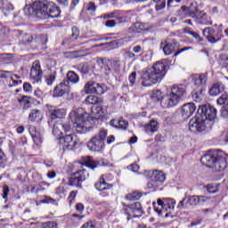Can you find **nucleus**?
<instances>
[{"mask_svg": "<svg viewBox=\"0 0 228 228\" xmlns=\"http://www.w3.org/2000/svg\"><path fill=\"white\" fill-rule=\"evenodd\" d=\"M221 117L228 118V102L221 109Z\"/></svg>", "mask_w": 228, "mask_h": 228, "instance_id": "4d7b16f0", "label": "nucleus"}, {"mask_svg": "<svg viewBox=\"0 0 228 228\" xmlns=\"http://www.w3.org/2000/svg\"><path fill=\"white\" fill-rule=\"evenodd\" d=\"M198 199H199V204H204L205 202H208V200H209V199H211V198H209V197H208V196H198Z\"/></svg>", "mask_w": 228, "mask_h": 228, "instance_id": "338daca9", "label": "nucleus"}, {"mask_svg": "<svg viewBox=\"0 0 228 228\" xmlns=\"http://www.w3.org/2000/svg\"><path fill=\"white\" fill-rule=\"evenodd\" d=\"M200 161L204 167L214 168L216 172H222L227 167V157H225V154L208 152L201 157Z\"/></svg>", "mask_w": 228, "mask_h": 228, "instance_id": "423d86ee", "label": "nucleus"}, {"mask_svg": "<svg viewBox=\"0 0 228 228\" xmlns=\"http://www.w3.org/2000/svg\"><path fill=\"white\" fill-rule=\"evenodd\" d=\"M28 133L36 145H42L44 142V133L37 129L35 126H28Z\"/></svg>", "mask_w": 228, "mask_h": 228, "instance_id": "2eb2a0df", "label": "nucleus"}, {"mask_svg": "<svg viewBox=\"0 0 228 228\" xmlns=\"http://www.w3.org/2000/svg\"><path fill=\"white\" fill-rule=\"evenodd\" d=\"M142 198V192L134 191L126 196V200H138Z\"/></svg>", "mask_w": 228, "mask_h": 228, "instance_id": "58836bf2", "label": "nucleus"}, {"mask_svg": "<svg viewBox=\"0 0 228 228\" xmlns=\"http://www.w3.org/2000/svg\"><path fill=\"white\" fill-rule=\"evenodd\" d=\"M228 102V94L223 93L220 97L216 100V103L219 104V106H224V104H227Z\"/></svg>", "mask_w": 228, "mask_h": 228, "instance_id": "79ce46f5", "label": "nucleus"}, {"mask_svg": "<svg viewBox=\"0 0 228 228\" xmlns=\"http://www.w3.org/2000/svg\"><path fill=\"white\" fill-rule=\"evenodd\" d=\"M108 138V130L102 128L98 134L87 142V148L92 152H99L104 149V142Z\"/></svg>", "mask_w": 228, "mask_h": 228, "instance_id": "0eeeda50", "label": "nucleus"}, {"mask_svg": "<svg viewBox=\"0 0 228 228\" xmlns=\"http://www.w3.org/2000/svg\"><path fill=\"white\" fill-rule=\"evenodd\" d=\"M10 193V188L8 185H4L3 189V199H8V194Z\"/></svg>", "mask_w": 228, "mask_h": 228, "instance_id": "e2e57ef3", "label": "nucleus"}, {"mask_svg": "<svg viewBox=\"0 0 228 228\" xmlns=\"http://www.w3.org/2000/svg\"><path fill=\"white\" fill-rule=\"evenodd\" d=\"M203 98L204 94H202V87H200L199 91L192 92V99L195 101V102H200Z\"/></svg>", "mask_w": 228, "mask_h": 228, "instance_id": "4c0bfd02", "label": "nucleus"}, {"mask_svg": "<svg viewBox=\"0 0 228 228\" xmlns=\"http://www.w3.org/2000/svg\"><path fill=\"white\" fill-rule=\"evenodd\" d=\"M64 83H68V86L71 85H77L79 83V75L74 71H68L66 75V79L63 80Z\"/></svg>", "mask_w": 228, "mask_h": 228, "instance_id": "4be33fe9", "label": "nucleus"}, {"mask_svg": "<svg viewBox=\"0 0 228 228\" xmlns=\"http://www.w3.org/2000/svg\"><path fill=\"white\" fill-rule=\"evenodd\" d=\"M117 22H118V24H122L124 22H129V17L127 16H118L117 17Z\"/></svg>", "mask_w": 228, "mask_h": 228, "instance_id": "13d9d810", "label": "nucleus"}, {"mask_svg": "<svg viewBox=\"0 0 228 228\" xmlns=\"http://www.w3.org/2000/svg\"><path fill=\"white\" fill-rule=\"evenodd\" d=\"M99 102H101V100L99 97L94 95H89L86 98V104H94L97 105Z\"/></svg>", "mask_w": 228, "mask_h": 228, "instance_id": "a19ab883", "label": "nucleus"}, {"mask_svg": "<svg viewBox=\"0 0 228 228\" xmlns=\"http://www.w3.org/2000/svg\"><path fill=\"white\" fill-rule=\"evenodd\" d=\"M3 145V138H0V147ZM6 167V157L0 148V168H4Z\"/></svg>", "mask_w": 228, "mask_h": 228, "instance_id": "ea45409f", "label": "nucleus"}, {"mask_svg": "<svg viewBox=\"0 0 228 228\" xmlns=\"http://www.w3.org/2000/svg\"><path fill=\"white\" fill-rule=\"evenodd\" d=\"M84 92L86 94H97L98 95H102L106 89H104V85L96 83L95 81H88L84 86Z\"/></svg>", "mask_w": 228, "mask_h": 228, "instance_id": "f8f14e48", "label": "nucleus"}, {"mask_svg": "<svg viewBox=\"0 0 228 228\" xmlns=\"http://www.w3.org/2000/svg\"><path fill=\"white\" fill-rule=\"evenodd\" d=\"M192 80L195 86H200V88H202V86H204V85H206L208 82V75H196L192 77Z\"/></svg>", "mask_w": 228, "mask_h": 228, "instance_id": "393cba45", "label": "nucleus"}, {"mask_svg": "<svg viewBox=\"0 0 228 228\" xmlns=\"http://www.w3.org/2000/svg\"><path fill=\"white\" fill-rule=\"evenodd\" d=\"M89 174L86 169H80L73 174V175L69 179L68 185L75 186L76 188H81V183L83 181H86Z\"/></svg>", "mask_w": 228, "mask_h": 228, "instance_id": "1a4fd4ad", "label": "nucleus"}, {"mask_svg": "<svg viewBox=\"0 0 228 228\" xmlns=\"http://www.w3.org/2000/svg\"><path fill=\"white\" fill-rule=\"evenodd\" d=\"M180 13L181 15L183 13H188V17H191V19L196 20L200 15V13H199V7H197V5H193V4H191L189 8L184 5L182 6L180 9Z\"/></svg>", "mask_w": 228, "mask_h": 228, "instance_id": "a211bd4d", "label": "nucleus"}, {"mask_svg": "<svg viewBox=\"0 0 228 228\" xmlns=\"http://www.w3.org/2000/svg\"><path fill=\"white\" fill-rule=\"evenodd\" d=\"M199 206V196L190 195L182 200L178 205V209H195Z\"/></svg>", "mask_w": 228, "mask_h": 228, "instance_id": "9b49d317", "label": "nucleus"}, {"mask_svg": "<svg viewBox=\"0 0 228 228\" xmlns=\"http://www.w3.org/2000/svg\"><path fill=\"white\" fill-rule=\"evenodd\" d=\"M105 26L107 28H115V26H117V21H115V20H108L105 21Z\"/></svg>", "mask_w": 228, "mask_h": 228, "instance_id": "680f3d73", "label": "nucleus"}, {"mask_svg": "<svg viewBox=\"0 0 228 228\" xmlns=\"http://www.w3.org/2000/svg\"><path fill=\"white\" fill-rule=\"evenodd\" d=\"M151 179H152V181H156L161 186V184L165 183V179H167V177L165 176V173L155 170L152 172Z\"/></svg>", "mask_w": 228, "mask_h": 228, "instance_id": "bb28decb", "label": "nucleus"}, {"mask_svg": "<svg viewBox=\"0 0 228 228\" xmlns=\"http://www.w3.org/2000/svg\"><path fill=\"white\" fill-rule=\"evenodd\" d=\"M42 228H58V224L53 221H49L43 224Z\"/></svg>", "mask_w": 228, "mask_h": 228, "instance_id": "5fc2aeb1", "label": "nucleus"}, {"mask_svg": "<svg viewBox=\"0 0 228 228\" xmlns=\"http://www.w3.org/2000/svg\"><path fill=\"white\" fill-rule=\"evenodd\" d=\"M96 8L97 7H95V3L90 2L87 4L86 10H87V12H95Z\"/></svg>", "mask_w": 228, "mask_h": 228, "instance_id": "69168bd1", "label": "nucleus"}, {"mask_svg": "<svg viewBox=\"0 0 228 228\" xmlns=\"http://www.w3.org/2000/svg\"><path fill=\"white\" fill-rule=\"evenodd\" d=\"M0 8L4 15H8L6 12H12L13 10V4L8 3L7 0H3V4Z\"/></svg>", "mask_w": 228, "mask_h": 228, "instance_id": "f704fd0d", "label": "nucleus"}, {"mask_svg": "<svg viewBox=\"0 0 228 228\" xmlns=\"http://www.w3.org/2000/svg\"><path fill=\"white\" fill-rule=\"evenodd\" d=\"M42 203L43 204H56V200L49 197V196H45L44 200H42Z\"/></svg>", "mask_w": 228, "mask_h": 228, "instance_id": "6e6d98bb", "label": "nucleus"}, {"mask_svg": "<svg viewBox=\"0 0 228 228\" xmlns=\"http://www.w3.org/2000/svg\"><path fill=\"white\" fill-rule=\"evenodd\" d=\"M144 29L142 22H136L128 28V33H142Z\"/></svg>", "mask_w": 228, "mask_h": 228, "instance_id": "2f4dec72", "label": "nucleus"}, {"mask_svg": "<svg viewBox=\"0 0 228 228\" xmlns=\"http://www.w3.org/2000/svg\"><path fill=\"white\" fill-rule=\"evenodd\" d=\"M224 25L221 24L217 30L213 27H208L203 29V36L207 38L209 44H216L224 38Z\"/></svg>", "mask_w": 228, "mask_h": 228, "instance_id": "6e6552de", "label": "nucleus"}, {"mask_svg": "<svg viewBox=\"0 0 228 228\" xmlns=\"http://www.w3.org/2000/svg\"><path fill=\"white\" fill-rule=\"evenodd\" d=\"M81 163L88 168H91V170H95L97 167H106L104 160H100L96 162L92 159V157H83L81 159Z\"/></svg>", "mask_w": 228, "mask_h": 228, "instance_id": "f3484780", "label": "nucleus"}, {"mask_svg": "<svg viewBox=\"0 0 228 228\" xmlns=\"http://www.w3.org/2000/svg\"><path fill=\"white\" fill-rule=\"evenodd\" d=\"M128 81L131 85V86H134V83H136V72H132L128 77Z\"/></svg>", "mask_w": 228, "mask_h": 228, "instance_id": "3c124183", "label": "nucleus"}, {"mask_svg": "<svg viewBox=\"0 0 228 228\" xmlns=\"http://www.w3.org/2000/svg\"><path fill=\"white\" fill-rule=\"evenodd\" d=\"M125 215L127 216L126 220H131V218H138L132 205L125 207Z\"/></svg>", "mask_w": 228, "mask_h": 228, "instance_id": "72a5a7b5", "label": "nucleus"}, {"mask_svg": "<svg viewBox=\"0 0 228 228\" xmlns=\"http://www.w3.org/2000/svg\"><path fill=\"white\" fill-rule=\"evenodd\" d=\"M206 188H207V191H208V193H218V191H219V190H218V184L213 185V184L209 183V184H208V185L206 186Z\"/></svg>", "mask_w": 228, "mask_h": 228, "instance_id": "de8ad7c7", "label": "nucleus"}, {"mask_svg": "<svg viewBox=\"0 0 228 228\" xmlns=\"http://www.w3.org/2000/svg\"><path fill=\"white\" fill-rule=\"evenodd\" d=\"M59 143L63 151H72L76 145L72 134L59 138Z\"/></svg>", "mask_w": 228, "mask_h": 228, "instance_id": "4468645a", "label": "nucleus"}, {"mask_svg": "<svg viewBox=\"0 0 228 228\" xmlns=\"http://www.w3.org/2000/svg\"><path fill=\"white\" fill-rule=\"evenodd\" d=\"M160 47H162L164 54H166V56H170V54H173V53H175L177 44L176 43H167V44L164 45L163 43H161Z\"/></svg>", "mask_w": 228, "mask_h": 228, "instance_id": "b1692460", "label": "nucleus"}, {"mask_svg": "<svg viewBox=\"0 0 228 228\" xmlns=\"http://www.w3.org/2000/svg\"><path fill=\"white\" fill-rule=\"evenodd\" d=\"M196 110L197 106H195L194 103H186L182 107V117H184V118H190V117L195 113Z\"/></svg>", "mask_w": 228, "mask_h": 228, "instance_id": "412c9836", "label": "nucleus"}, {"mask_svg": "<svg viewBox=\"0 0 228 228\" xmlns=\"http://www.w3.org/2000/svg\"><path fill=\"white\" fill-rule=\"evenodd\" d=\"M56 81V71L52 72L49 76L45 77V83L48 86H53V84Z\"/></svg>", "mask_w": 228, "mask_h": 228, "instance_id": "c03bdc74", "label": "nucleus"}, {"mask_svg": "<svg viewBox=\"0 0 228 228\" xmlns=\"http://www.w3.org/2000/svg\"><path fill=\"white\" fill-rule=\"evenodd\" d=\"M157 204L159 207H156V205H154V211L158 213L159 216H161V215L163 214V211H168V209H174V206H175V201H172L171 202L172 206H170L169 204H165L163 200H158Z\"/></svg>", "mask_w": 228, "mask_h": 228, "instance_id": "aec40b11", "label": "nucleus"}, {"mask_svg": "<svg viewBox=\"0 0 228 228\" xmlns=\"http://www.w3.org/2000/svg\"><path fill=\"white\" fill-rule=\"evenodd\" d=\"M167 74V66L161 61H157L151 68L143 69L141 73L142 86H152L159 83Z\"/></svg>", "mask_w": 228, "mask_h": 228, "instance_id": "7ed1b4c3", "label": "nucleus"}, {"mask_svg": "<svg viewBox=\"0 0 228 228\" xmlns=\"http://www.w3.org/2000/svg\"><path fill=\"white\" fill-rule=\"evenodd\" d=\"M71 31L70 42H74V40H77V37H79V28H77V27H73Z\"/></svg>", "mask_w": 228, "mask_h": 228, "instance_id": "49530a36", "label": "nucleus"}, {"mask_svg": "<svg viewBox=\"0 0 228 228\" xmlns=\"http://www.w3.org/2000/svg\"><path fill=\"white\" fill-rule=\"evenodd\" d=\"M23 11L25 12V15H35V3H33L32 5L27 4Z\"/></svg>", "mask_w": 228, "mask_h": 228, "instance_id": "a18cd8bd", "label": "nucleus"}, {"mask_svg": "<svg viewBox=\"0 0 228 228\" xmlns=\"http://www.w3.org/2000/svg\"><path fill=\"white\" fill-rule=\"evenodd\" d=\"M98 191H104L105 190H111L113 183L104 182V178H100L99 182L94 184Z\"/></svg>", "mask_w": 228, "mask_h": 228, "instance_id": "a878e982", "label": "nucleus"}, {"mask_svg": "<svg viewBox=\"0 0 228 228\" xmlns=\"http://www.w3.org/2000/svg\"><path fill=\"white\" fill-rule=\"evenodd\" d=\"M89 70H90V68H88V64H83L80 67L81 74H88Z\"/></svg>", "mask_w": 228, "mask_h": 228, "instance_id": "0e129e2a", "label": "nucleus"}, {"mask_svg": "<svg viewBox=\"0 0 228 228\" xmlns=\"http://www.w3.org/2000/svg\"><path fill=\"white\" fill-rule=\"evenodd\" d=\"M35 16L37 19L45 20V19H58L60 17V8L56 6L55 3L47 0L34 2Z\"/></svg>", "mask_w": 228, "mask_h": 228, "instance_id": "39448f33", "label": "nucleus"}, {"mask_svg": "<svg viewBox=\"0 0 228 228\" xmlns=\"http://www.w3.org/2000/svg\"><path fill=\"white\" fill-rule=\"evenodd\" d=\"M69 118L77 133L83 134L92 129V118L82 108L73 110L69 113Z\"/></svg>", "mask_w": 228, "mask_h": 228, "instance_id": "20e7f679", "label": "nucleus"}, {"mask_svg": "<svg viewBox=\"0 0 228 228\" xmlns=\"http://www.w3.org/2000/svg\"><path fill=\"white\" fill-rule=\"evenodd\" d=\"M44 76V72L42 71V68L40 67V62L35 61L32 64L30 69V79L33 83H42V77Z\"/></svg>", "mask_w": 228, "mask_h": 228, "instance_id": "ddd939ff", "label": "nucleus"}, {"mask_svg": "<svg viewBox=\"0 0 228 228\" xmlns=\"http://www.w3.org/2000/svg\"><path fill=\"white\" fill-rule=\"evenodd\" d=\"M131 206L134 209V213L135 214V216L137 217L142 216V215H143V208H142V203L135 202L134 204H133Z\"/></svg>", "mask_w": 228, "mask_h": 228, "instance_id": "e433bc0d", "label": "nucleus"}, {"mask_svg": "<svg viewBox=\"0 0 228 228\" xmlns=\"http://www.w3.org/2000/svg\"><path fill=\"white\" fill-rule=\"evenodd\" d=\"M23 90L26 92V94H31V92H33V86L28 82H25L23 84Z\"/></svg>", "mask_w": 228, "mask_h": 228, "instance_id": "603ef678", "label": "nucleus"}, {"mask_svg": "<svg viewBox=\"0 0 228 228\" xmlns=\"http://www.w3.org/2000/svg\"><path fill=\"white\" fill-rule=\"evenodd\" d=\"M70 92V86H69V82H61L53 89V97H63L65 94Z\"/></svg>", "mask_w": 228, "mask_h": 228, "instance_id": "dca6fc26", "label": "nucleus"}, {"mask_svg": "<svg viewBox=\"0 0 228 228\" xmlns=\"http://www.w3.org/2000/svg\"><path fill=\"white\" fill-rule=\"evenodd\" d=\"M216 118V110L211 105H202L198 109L194 118L189 122V129L192 133L206 131V125Z\"/></svg>", "mask_w": 228, "mask_h": 228, "instance_id": "f257e3e1", "label": "nucleus"}, {"mask_svg": "<svg viewBox=\"0 0 228 228\" xmlns=\"http://www.w3.org/2000/svg\"><path fill=\"white\" fill-rule=\"evenodd\" d=\"M100 179H103L104 183H111L113 181V175L111 174L102 175Z\"/></svg>", "mask_w": 228, "mask_h": 228, "instance_id": "864d4df0", "label": "nucleus"}, {"mask_svg": "<svg viewBox=\"0 0 228 228\" xmlns=\"http://www.w3.org/2000/svg\"><path fill=\"white\" fill-rule=\"evenodd\" d=\"M220 92H224V86L220 83L215 84L209 90L210 95H218Z\"/></svg>", "mask_w": 228, "mask_h": 228, "instance_id": "473e14b6", "label": "nucleus"}, {"mask_svg": "<svg viewBox=\"0 0 228 228\" xmlns=\"http://www.w3.org/2000/svg\"><path fill=\"white\" fill-rule=\"evenodd\" d=\"M33 42V36L29 34H24L20 38V44L21 45H28V44H31Z\"/></svg>", "mask_w": 228, "mask_h": 228, "instance_id": "c9c22d12", "label": "nucleus"}, {"mask_svg": "<svg viewBox=\"0 0 228 228\" xmlns=\"http://www.w3.org/2000/svg\"><path fill=\"white\" fill-rule=\"evenodd\" d=\"M159 129V126L158 125V121L151 119L148 124L144 125V131L148 133V134H153V133L158 132Z\"/></svg>", "mask_w": 228, "mask_h": 228, "instance_id": "5701e85b", "label": "nucleus"}, {"mask_svg": "<svg viewBox=\"0 0 228 228\" xmlns=\"http://www.w3.org/2000/svg\"><path fill=\"white\" fill-rule=\"evenodd\" d=\"M110 125H112L114 127H118V129H127L129 123L125 119H112L110 120Z\"/></svg>", "mask_w": 228, "mask_h": 228, "instance_id": "c85d7f7f", "label": "nucleus"}, {"mask_svg": "<svg viewBox=\"0 0 228 228\" xmlns=\"http://www.w3.org/2000/svg\"><path fill=\"white\" fill-rule=\"evenodd\" d=\"M50 118L52 120H58V118H65L67 116V109L54 107L49 110Z\"/></svg>", "mask_w": 228, "mask_h": 228, "instance_id": "6ab92c4d", "label": "nucleus"}, {"mask_svg": "<svg viewBox=\"0 0 228 228\" xmlns=\"http://www.w3.org/2000/svg\"><path fill=\"white\" fill-rule=\"evenodd\" d=\"M100 63L102 65H105V74L106 76H110V74H118L120 72V61L118 60H107V59H100Z\"/></svg>", "mask_w": 228, "mask_h": 228, "instance_id": "9d476101", "label": "nucleus"}, {"mask_svg": "<svg viewBox=\"0 0 228 228\" xmlns=\"http://www.w3.org/2000/svg\"><path fill=\"white\" fill-rule=\"evenodd\" d=\"M42 118V110L38 109H34L28 114V120L30 122H35V120H40Z\"/></svg>", "mask_w": 228, "mask_h": 228, "instance_id": "c756f323", "label": "nucleus"}, {"mask_svg": "<svg viewBox=\"0 0 228 228\" xmlns=\"http://www.w3.org/2000/svg\"><path fill=\"white\" fill-rule=\"evenodd\" d=\"M191 36L193 37V38H195L197 42H202V37H200V35H199V33L192 31L191 32Z\"/></svg>", "mask_w": 228, "mask_h": 228, "instance_id": "774afa93", "label": "nucleus"}, {"mask_svg": "<svg viewBox=\"0 0 228 228\" xmlns=\"http://www.w3.org/2000/svg\"><path fill=\"white\" fill-rule=\"evenodd\" d=\"M53 134L57 138H61V134H63V123L60 121L55 122L53 125Z\"/></svg>", "mask_w": 228, "mask_h": 228, "instance_id": "cd10ccee", "label": "nucleus"}, {"mask_svg": "<svg viewBox=\"0 0 228 228\" xmlns=\"http://www.w3.org/2000/svg\"><path fill=\"white\" fill-rule=\"evenodd\" d=\"M92 111L95 115H98V117H104L106 115V112H104V109L102 106H94Z\"/></svg>", "mask_w": 228, "mask_h": 228, "instance_id": "37998d69", "label": "nucleus"}, {"mask_svg": "<svg viewBox=\"0 0 228 228\" xmlns=\"http://www.w3.org/2000/svg\"><path fill=\"white\" fill-rule=\"evenodd\" d=\"M154 3H159L156 5L157 10H163L167 6V0H153Z\"/></svg>", "mask_w": 228, "mask_h": 228, "instance_id": "8fccbe9b", "label": "nucleus"}, {"mask_svg": "<svg viewBox=\"0 0 228 228\" xmlns=\"http://www.w3.org/2000/svg\"><path fill=\"white\" fill-rule=\"evenodd\" d=\"M196 20H198L199 24H203L205 26H211L213 24V21L206 13L200 14Z\"/></svg>", "mask_w": 228, "mask_h": 228, "instance_id": "7c9ffc66", "label": "nucleus"}, {"mask_svg": "<svg viewBox=\"0 0 228 228\" xmlns=\"http://www.w3.org/2000/svg\"><path fill=\"white\" fill-rule=\"evenodd\" d=\"M185 94L186 90L183 86L175 85L171 87L170 93L166 96H162L161 90L153 91L151 99L153 101H159L160 99V106L164 109L174 108V106L179 104V101L184 97Z\"/></svg>", "mask_w": 228, "mask_h": 228, "instance_id": "f03ea898", "label": "nucleus"}, {"mask_svg": "<svg viewBox=\"0 0 228 228\" xmlns=\"http://www.w3.org/2000/svg\"><path fill=\"white\" fill-rule=\"evenodd\" d=\"M118 17V12L115 11L113 12L105 14L104 19H117Z\"/></svg>", "mask_w": 228, "mask_h": 228, "instance_id": "bf43d9fd", "label": "nucleus"}, {"mask_svg": "<svg viewBox=\"0 0 228 228\" xmlns=\"http://www.w3.org/2000/svg\"><path fill=\"white\" fill-rule=\"evenodd\" d=\"M147 186L149 190H156L160 185L156 181L152 180V178H151V181L148 182Z\"/></svg>", "mask_w": 228, "mask_h": 228, "instance_id": "09e8293b", "label": "nucleus"}, {"mask_svg": "<svg viewBox=\"0 0 228 228\" xmlns=\"http://www.w3.org/2000/svg\"><path fill=\"white\" fill-rule=\"evenodd\" d=\"M128 170H131L132 172H138L140 170V166L138 164H131L127 167Z\"/></svg>", "mask_w": 228, "mask_h": 228, "instance_id": "052dcab7", "label": "nucleus"}]
</instances>
